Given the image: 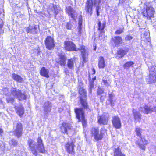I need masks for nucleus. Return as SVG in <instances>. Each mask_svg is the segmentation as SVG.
I'll return each mask as SVG.
<instances>
[{"instance_id":"72a5a7b5","label":"nucleus","mask_w":156,"mask_h":156,"mask_svg":"<svg viewBox=\"0 0 156 156\" xmlns=\"http://www.w3.org/2000/svg\"><path fill=\"white\" fill-rule=\"evenodd\" d=\"M60 61L58 62V63L61 65H64L66 64V57L63 55H60Z\"/></svg>"},{"instance_id":"412c9836","label":"nucleus","mask_w":156,"mask_h":156,"mask_svg":"<svg viewBox=\"0 0 156 156\" xmlns=\"http://www.w3.org/2000/svg\"><path fill=\"white\" fill-rule=\"evenodd\" d=\"M133 113L134 116V119L135 120L140 122L141 119V115L140 112L135 109H133Z\"/></svg>"},{"instance_id":"a878e982","label":"nucleus","mask_w":156,"mask_h":156,"mask_svg":"<svg viewBox=\"0 0 156 156\" xmlns=\"http://www.w3.org/2000/svg\"><path fill=\"white\" fill-rule=\"evenodd\" d=\"M40 73L42 76L45 77H49L48 75L49 71L44 67H42L40 71Z\"/></svg>"},{"instance_id":"a19ab883","label":"nucleus","mask_w":156,"mask_h":156,"mask_svg":"<svg viewBox=\"0 0 156 156\" xmlns=\"http://www.w3.org/2000/svg\"><path fill=\"white\" fill-rule=\"evenodd\" d=\"M142 129L140 128H136V133L137 135L140 137H141V132Z\"/></svg>"},{"instance_id":"6e6552de","label":"nucleus","mask_w":156,"mask_h":156,"mask_svg":"<svg viewBox=\"0 0 156 156\" xmlns=\"http://www.w3.org/2000/svg\"><path fill=\"white\" fill-rule=\"evenodd\" d=\"M45 44L47 49L51 50L54 48L55 44L54 40L51 36H47L45 41Z\"/></svg>"},{"instance_id":"4468645a","label":"nucleus","mask_w":156,"mask_h":156,"mask_svg":"<svg viewBox=\"0 0 156 156\" xmlns=\"http://www.w3.org/2000/svg\"><path fill=\"white\" fill-rule=\"evenodd\" d=\"M93 2L92 0H87L86 3L85 9L86 12L91 15L92 13Z\"/></svg>"},{"instance_id":"37998d69","label":"nucleus","mask_w":156,"mask_h":156,"mask_svg":"<svg viewBox=\"0 0 156 156\" xmlns=\"http://www.w3.org/2000/svg\"><path fill=\"white\" fill-rule=\"evenodd\" d=\"M73 27L72 23H66V29L68 30H71Z\"/></svg>"},{"instance_id":"b1692460","label":"nucleus","mask_w":156,"mask_h":156,"mask_svg":"<svg viewBox=\"0 0 156 156\" xmlns=\"http://www.w3.org/2000/svg\"><path fill=\"white\" fill-rule=\"evenodd\" d=\"M108 101H109L111 106L112 107L114 106L115 105V102L116 101V99H114L115 97L114 94L111 92V93H108Z\"/></svg>"},{"instance_id":"e2e57ef3","label":"nucleus","mask_w":156,"mask_h":156,"mask_svg":"<svg viewBox=\"0 0 156 156\" xmlns=\"http://www.w3.org/2000/svg\"><path fill=\"white\" fill-rule=\"evenodd\" d=\"M3 132V131L2 129H1L0 128V133H2Z\"/></svg>"},{"instance_id":"603ef678","label":"nucleus","mask_w":156,"mask_h":156,"mask_svg":"<svg viewBox=\"0 0 156 156\" xmlns=\"http://www.w3.org/2000/svg\"><path fill=\"white\" fill-rule=\"evenodd\" d=\"M100 8V7L99 6H96V10L97 12V15L98 16H99L100 15L99 12V9Z\"/></svg>"},{"instance_id":"052dcab7","label":"nucleus","mask_w":156,"mask_h":156,"mask_svg":"<svg viewBox=\"0 0 156 156\" xmlns=\"http://www.w3.org/2000/svg\"><path fill=\"white\" fill-rule=\"evenodd\" d=\"M96 79V77H94V78H93L92 79V80L91 81H93L94 82V81Z\"/></svg>"},{"instance_id":"dca6fc26","label":"nucleus","mask_w":156,"mask_h":156,"mask_svg":"<svg viewBox=\"0 0 156 156\" xmlns=\"http://www.w3.org/2000/svg\"><path fill=\"white\" fill-rule=\"evenodd\" d=\"M122 41V38L119 36H113L111 39V42L114 43L115 46H118Z\"/></svg>"},{"instance_id":"2f4dec72","label":"nucleus","mask_w":156,"mask_h":156,"mask_svg":"<svg viewBox=\"0 0 156 156\" xmlns=\"http://www.w3.org/2000/svg\"><path fill=\"white\" fill-rule=\"evenodd\" d=\"M98 132H99V130L97 127H92L90 129L91 136L94 138Z\"/></svg>"},{"instance_id":"e433bc0d","label":"nucleus","mask_w":156,"mask_h":156,"mask_svg":"<svg viewBox=\"0 0 156 156\" xmlns=\"http://www.w3.org/2000/svg\"><path fill=\"white\" fill-rule=\"evenodd\" d=\"M124 30V28L120 27L115 32V34L116 35H119L123 33Z\"/></svg>"},{"instance_id":"cd10ccee","label":"nucleus","mask_w":156,"mask_h":156,"mask_svg":"<svg viewBox=\"0 0 156 156\" xmlns=\"http://www.w3.org/2000/svg\"><path fill=\"white\" fill-rule=\"evenodd\" d=\"M82 16H80L79 17L78 35L80 36L81 34V30L82 29Z\"/></svg>"},{"instance_id":"1a4fd4ad","label":"nucleus","mask_w":156,"mask_h":156,"mask_svg":"<svg viewBox=\"0 0 156 156\" xmlns=\"http://www.w3.org/2000/svg\"><path fill=\"white\" fill-rule=\"evenodd\" d=\"M139 110L141 112L147 114L152 112H156V107L151 108L148 105H145L139 108Z\"/></svg>"},{"instance_id":"5701e85b","label":"nucleus","mask_w":156,"mask_h":156,"mask_svg":"<svg viewBox=\"0 0 156 156\" xmlns=\"http://www.w3.org/2000/svg\"><path fill=\"white\" fill-rule=\"evenodd\" d=\"M128 50L126 48L123 49H120L117 51L116 56L118 58L123 57L128 52Z\"/></svg>"},{"instance_id":"4c0bfd02","label":"nucleus","mask_w":156,"mask_h":156,"mask_svg":"<svg viewBox=\"0 0 156 156\" xmlns=\"http://www.w3.org/2000/svg\"><path fill=\"white\" fill-rule=\"evenodd\" d=\"M102 83H103L104 85L107 87L109 86L110 84V82H108L105 78H104L102 79Z\"/></svg>"},{"instance_id":"f3484780","label":"nucleus","mask_w":156,"mask_h":156,"mask_svg":"<svg viewBox=\"0 0 156 156\" xmlns=\"http://www.w3.org/2000/svg\"><path fill=\"white\" fill-rule=\"evenodd\" d=\"M106 130L104 128H101L100 129V133L99 132H98L94 138L96 141L101 140L103 138L104 134Z\"/></svg>"},{"instance_id":"0eeeda50","label":"nucleus","mask_w":156,"mask_h":156,"mask_svg":"<svg viewBox=\"0 0 156 156\" xmlns=\"http://www.w3.org/2000/svg\"><path fill=\"white\" fill-rule=\"evenodd\" d=\"M64 48L65 50L68 51L79 50V48H76L75 44L72 42L67 41L64 42Z\"/></svg>"},{"instance_id":"f704fd0d","label":"nucleus","mask_w":156,"mask_h":156,"mask_svg":"<svg viewBox=\"0 0 156 156\" xmlns=\"http://www.w3.org/2000/svg\"><path fill=\"white\" fill-rule=\"evenodd\" d=\"M134 64V62H128L125 63L123 65V66L124 69H128L130 67H132V66Z\"/></svg>"},{"instance_id":"f8f14e48","label":"nucleus","mask_w":156,"mask_h":156,"mask_svg":"<svg viewBox=\"0 0 156 156\" xmlns=\"http://www.w3.org/2000/svg\"><path fill=\"white\" fill-rule=\"evenodd\" d=\"M79 50L81 51V55L83 61L85 62L87 61L86 58H87L88 55V51L87 48H86L84 46H81Z\"/></svg>"},{"instance_id":"8fccbe9b","label":"nucleus","mask_w":156,"mask_h":156,"mask_svg":"<svg viewBox=\"0 0 156 156\" xmlns=\"http://www.w3.org/2000/svg\"><path fill=\"white\" fill-rule=\"evenodd\" d=\"M2 11H3V10H2V11H0V19H1L4 18V12H2Z\"/></svg>"},{"instance_id":"0e129e2a","label":"nucleus","mask_w":156,"mask_h":156,"mask_svg":"<svg viewBox=\"0 0 156 156\" xmlns=\"http://www.w3.org/2000/svg\"><path fill=\"white\" fill-rule=\"evenodd\" d=\"M2 100L0 99V104H2Z\"/></svg>"},{"instance_id":"13d9d810","label":"nucleus","mask_w":156,"mask_h":156,"mask_svg":"<svg viewBox=\"0 0 156 156\" xmlns=\"http://www.w3.org/2000/svg\"><path fill=\"white\" fill-rule=\"evenodd\" d=\"M3 22L2 19H0V27H3Z\"/></svg>"},{"instance_id":"c756f323","label":"nucleus","mask_w":156,"mask_h":156,"mask_svg":"<svg viewBox=\"0 0 156 156\" xmlns=\"http://www.w3.org/2000/svg\"><path fill=\"white\" fill-rule=\"evenodd\" d=\"M114 156H125L121 151L120 149L118 147L115 149L114 153Z\"/></svg>"},{"instance_id":"a18cd8bd","label":"nucleus","mask_w":156,"mask_h":156,"mask_svg":"<svg viewBox=\"0 0 156 156\" xmlns=\"http://www.w3.org/2000/svg\"><path fill=\"white\" fill-rule=\"evenodd\" d=\"M9 143L11 145L15 146L17 144V142L14 139H12Z\"/></svg>"},{"instance_id":"6ab92c4d","label":"nucleus","mask_w":156,"mask_h":156,"mask_svg":"<svg viewBox=\"0 0 156 156\" xmlns=\"http://www.w3.org/2000/svg\"><path fill=\"white\" fill-rule=\"evenodd\" d=\"M74 111L76 118L78 120H80L81 118L84 117V112L82 109L76 108Z\"/></svg>"},{"instance_id":"58836bf2","label":"nucleus","mask_w":156,"mask_h":156,"mask_svg":"<svg viewBox=\"0 0 156 156\" xmlns=\"http://www.w3.org/2000/svg\"><path fill=\"white\" fill-rule=\"evenodd\" d=\"M2 92L3 94L6 96L10 95V93L8 89L7 88H4L2 90Z\"/></svg>"},{"instance_id":"423d86ee","label":"nucleus","mask_w":156,"mask_h":156,"mask_svg":"<svg viewBox=\"0 0 156 156\" xmlns=\"http://www.w3.org/2000/svg\"><path fill=\"white\" fill-rule=\"evenodd\" d=\"M14 133L18 138H19L22 134L23 126L19 121H16L14 123Z\"/></svg>"},{"instance_id":"680f3d73","label":"nucleus","mask_w":156,"mask_h":156,"mask_svg":"<svg viewBox=\"0 0 156 156\" xmlns=\"http://www.w3.org/2000/svg\"><path fill=\"white\" fill-rule=\"evenodd\" d=\"M92 88H90L89 87V92L91 93V92H92Z\"/></svg>"},{"instance_id":"f03ea898","label":"nucleus","mask_w":156,"mask_h":156,"mask_svg":"<svg viewBox=\"0 0 156 156\" xmlns=\"http://www.w3.org/2000/svg\"><path fill=\"white\" fill-rule=\"evenodd\" d=\"M78 87L79 93L81 95L80 96V103L84 108L87 109L88 106L86 101V90L82 87L81 86L79 85Z\"/></svg>"},{"instance_id":"473e14b6","label":"nucleus","mask_w":156,"mask_h":156,"mask_svg":"<svg viewBox=\"0 0 156 156\" xmlns=\"http://www.w3.org/2000/svg\"><path fill=\"white\" fill-rule=\"evenodd\" d=\"M149 81L150 83H154L156 81V74L149 73Z\"/></svg>"},{"instance_id":"ea45409f","label":"nucleus","mask_w":156,"mask_h":156,"mask_svg":"<svg viewBox=\"0 0 156 156\" xmlns=\"http://www.w3.org/2000/svg\"><path fill=\"white\" fill-rule=\"evenodd\" d=\"M80 122H82L83 126V127H85L87 124V121L85 120L84 117H83L81 118L80 120H79Z\"/></svg>"},{"instance_id":"2eb2a0df","label":"nucleus","mask_w":156,"mask_h":156,"mask_svg":"<svg viewBox=\"0 0 156 156\" xmlns=\"http://www.w3.org/2000/svg\"><path fill=\"white\" fill-rule=\"evenodd\" d=\"M112 122L113 126L116 129H119L121 127V121L118 116H115L113 117Z\"/></svg>"},{"instance_id":"c9c22d12","label":"nucleus","mask_w":156,"mask_h":156,"mask_svg":"<svg viewBox=\"0 0 156 156\" xmlns=\"http://www.w3.org/2000/svg\"><path fill=\"white\" fill-rule=\"evenodd\" d=\"M149 73L156 74V66H153L149 68Z\"/></svg>"},{"instance_id":"09e8293b","label":"nucleus","mask_w":156,"mask_h":156,"mask_svg":"<svg viewBox=\"0 0 156 156\" xmlns=\"http://www.w3.org/2000/svg\"><path fill=\"white\" fill-rule=\"evenodd\" d=\"M133 38V37L130 35H128L125 37V39L126 40H130Z\"/></svg>"},{"instance_id":"9d476101","label":"nucleus","mask_w":156,"mask_h":156,"mask_svg":"<svg viewBox=\"0 0 156 156\" xmlns=\"http://www.w3.org/2000/svg\"><path fill=\"white\" fill-rule=\"evenodd\" d=\"M75 145L72 141H68L65 145V148L66 151L69 154L74 155L75 152L74 147Z\"/></svg>"},{"instance_id":"aec40b11","label":"nucleus","mask_w":156,"mask_h":156,"mask_svg":"<svg viewBox=\"0 0 156 156\" xmlns=\"http://www.w3.org/2000/svg\"><path fill=\"white\" fill-rule=\"evenodd\" d=\"M108 120V117L104 115L98 117V122L100 124L105 125L107 124Z\"/></svg>"},{"instance_id":"f257e3e1","label":"nucleus","mask_w":156,"mask_h":156,"mask_svg":"<svg viewBox=\"0 0 156 156\" xmlns=\"http://www.w3.org/2000/svg\"><path fill=\"white\" fill-rule=\"evenodd\" d=\"M30 149L33 154L36 156L38 152L44 153L45 150L42 143V140L40 137L37 139V144L31 139L28 141Z\"/></svg>"},{"instance_id":"c85d7f7f","label":"nucleus","mask_w":156,"mask_h":156,"mask_svg":"<svg viewBox=\"0 0 156 156\" xmlns=\"http://www.w3.org/2000/svg\"><path fill=\"white\" fill-rule=\"evenodd\" d=\"M16 112L20 116L22 115L24 113V108L22 106L20 107L16 106Z\"/></svg>"},{"instance_id":"5fc2aeb1","label":"nucleus","mask_w":156,"mask_h":156,"mask_svg":"<svg viewBox=\"0 0 156 156\" xmlns=\"http://www.w3.org/2000/svg\"><path fill=\"white\" fill-rule=\"evenodd\" d=\"M94 86L93 81H90V83L89 87L90 88H93Z\"/></svg>"},{"instance_id":"49530a36","label":"nucleus","mask_w":156,"mask_h":156,"mask_svg":"<svg viewBox=\"0 0 156 156\" xmlns=\"http://www.w3.org/2000/svg\"><path fill=\"white\" fill-rule=\"evenodd\" d=\"M94 3L96 6L99 5L100 2V0H94Z\"/></svg>"},{"instance_id":"393cba45","label":"nucleus","mask_w":156,"mask_h":156,"mask_svg":"<svg viewBox=\"0 0 156 156\" xmlns=\"http://www.w3.org/2000/svg\"><path fill=\"white\" fill-rule=\"evenodd\" d=\"M12 78L17 82L22 83L23 82V80L20 75L15 73L12 74Z\"/></svg>"},{"instance_id":"a211bd4d","label":"nucleus","mask_w":156,"mask_h":156,"mask_svg":"<svg viewBox=\"0 0 156 156\" xmlns=\"http://www.w3.org/2000/svg\"><path fill=\"white\" fill-rule=\"evenodd\" d=\"M39 31V26L35 25L34 26H29L27 29L26 32L27 33L33 34L38 33Z\"/></svg>"},{"instance_id":"9b49d317","label":"nucleus","mask_w":156,"mask_h":156,"mask_svg":"<svg viewBox=\"0 0 156 156\" xmlns=\"http://www.w3.org/2000/svg\"><path fill=\"white\" fill-rule=\"evenodd\" d=\"M52 105V104L49 101H47L44 104L43 108L44 114L45 115H47L50 112Z\"/></svg>"},{"instance_id":"3c124183","label":"nucleus","mask_w":156,"mask_h":156,"mask_svg":"<svg viewBox=\"0 0 156 156\" xmlns=\"http://www.w3.org/2000/svg\"><path fill=\"white\" fill-rule=\"evenodd\" d=\"M149 34L147 32H146L144 33L143 34H141V36H143L144 37H146L149 35Z\"/></svg>"},{"instance_id":"39448f33","label":"nucleus","mask_w":156,"mask_h":156,"mask_svg":"<svg viewBox=\"0 0 156 156\" xmlns=\"http://www.w3.org/2000/svg\"><path fill=\"white\" fill-rule=\"evenodd\" d=\"M155 11L154 8L150 5H147L146 10L142 12L144 16L146 17L148 19H151L154 17Z\"/></svg>"},{"instance_id":"7ed1b4c3","label":"nucleus","mask_w":156,"mask_h":156,"mask_svg":"<svg viewBox=\"0 0 156 156\" xmlns=\"http://www.w3.org/2000/svg\"><path fill=\"white\" fill-rule=\"evenodd\" d=\"M12 94L19 100L21 101L26 100L27 98V95L25 93L19 89L16 88H12L11 90Z\"/></svg>"},{"instance_id":"7c9ffc66","label":"nucleus","mask_w":156,"mask_h":156,"mask_svg":"<svg viewBox=\"0 0 156 156\" xmlns=\"http://www.w3.org/2000/svg\"><path fill=\"white\" fill-rule=\"evenodd\" d=\"M74 60L73 58H71L68 60L67 65L68 67L70 69H73L74 67Z\"/></svg>"},{"instance_id":"4d7b16f0","label":"nucleus","mask_w":156,"mask_h":156,"mask_svg":"<svg viewBox=\"0 0 156 156\" xmlns=\"http://www.w3.org/2000/svg\"><path fill=\"white\" fill-rule=\"evenodd\" d=\"M139 146L140 148L141 149L143 150H145V146L144 145H142L141 144H139Z\"/></svg>"},{"instance_id":"bf43d9fd","label":"nucleus","mask_w":156,"mask_h":156,"mask_svg":"<svg viewBox=\"0 0 156 156\" xmlns=\"http://www.w3.org/2000/svg\"><path fill=\"white\" fill-rule=\"evenodd\" d=\"M100 99L101 101L103 102L104 100V98H103L102 96H101L100 97Z\"/></svg>"},{"instance_id":"4be33fe9","label":"nucleus","mask_w":156,"mask_h":156,"mask_svg":"<svg viewBox=\"0 0 156 156\" xmlns=\"http://www.w3.org/2000/svg\"><path fill=\"white\" fill-rule=\"evenodd\" d=\"M106 22L105 21L102 22V23L99 20L98 23V30H100V34H99V37H102L101 34L103 33V30L105 27Z\"/></svg>"},{"instance_id":"864d4df0","label":"nucleus","mask_w":156,"mask_h":156,"mask_svg":"<svg viewBox=\"0 0 156 156\" xmlns=\"http://www.w3.org/2000/svg\"><path fill=\"white\" fill-rule=\"evenodd\" d=\"M54 13L55 15V18L56 16V15H57L58 14V13L59 12V11L58 10H56V8H55V7L54 6Z\"/></svg>"},{"instance_id":"20e7f679","label":"nucleus","mask_w":156,"mask_h":156,"mask_svg":"<svg viewBox=\"0 0 156 156\" xmlns=\"http://www.w3.org/2000/svg\"><path fill=\"white\" fill-rule=\"evenodd\" d=\"M61 131L64 133L68 134L69 133L74 134L75 129L73 128L71 125L69 123L63 122L60 127Z\"/></svg>"},{"instance_id":"ddd939ff","label":"nucleus","mask_w":156,"mask_h":156,"mask_svg":"<svg viewBox=\"0 0 156 156\" xmlns=\"http://www.w3.org/2000/svg\"><path fill=\"white\" fill-rule=\"evenodd\" d=\"M66 12L69 16L75 20L76 16L77 13L73 8L70 6L67 7L66 9Z\"/></svg>"},{"instance_id":"bb28decb","label":"nucleus","mask_w":156,"mask_h":156,"mask_svg":"<svg viewBox=\"0 0 156 156\" xmlns=\"http://www.w3.org/2000/svg\"><path fill=\"white\" fill-rule=\"evenodd\" d=\"M98 67L99 68H103L105 66L104 58L103 57H100L98 59Z\"/></svg>"},{"instance_id":"6e6d98bb","label":"nucleus","mask_w":156,"mask_h":156,"mask_svg":"<svg viewBox=\"0 0 156 156\" xmlns=\"http://www.w3.org/2000/svg\"><path fill=\"white\" fill-rule=\"evenodd\" d=\"M4 32V30L3 29V27H0V34H3Z\"/></svg>"},{"instance_id":"69168bd1","label":"nucleus","mask_w":156,"mask_h":156,"mask_svg":"<svg viewBox=\"0 0 156 156\" xmlns=\"http://www.w3.org/2000/svg\"><path fill=\"white\" fill-rule=\"evenodd\" d=\"M93 70H94V74H95V70L94 69H93Z\"/></svg>"},{"instance_id":"c03bdc74","label":"nucleus","mask_w":156,"mask_h":156,"mask_svg":"<svg viewBox=\"0 0 156 156\" xmlns=\"http://www.w3.org/2000/svg\"><path fill=\"white\" fill-rule=\"evenodd\" d=\"M6 100L7 102L8 103H13L14 102V99L12 97H8Z\"/></svg>"},{"instance_id":"de8ad7c7","label":"nucleus","mask_w":156,"mask_h":156,"mask_svg":"<svg viewBox=\"0 0 156 156\" xmlns=\"http://www.w3.org/2000/svg\"><path fill=\"white\" fill-rule=\"evenodd\" d=\"M141 140L143 142V143L144 144H148V141H147L143 137H141Z\"/></svg>"},{"instance_id":"79ce46f5","label":"nucleus","mask_w":156,"mask_h":156,"mask_svg":"<svg viewBox=\"0 0 156 156\" xmlns=\"http://www.w3.org/2000/svg\"><path fill=\"white\" fill-rule=\"evenodd\" d=\"M104 89L98 88L97 91V94L98 95H101L104 93Z\"/></svg>"}]
</instances>
